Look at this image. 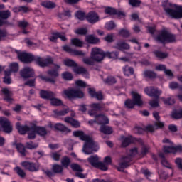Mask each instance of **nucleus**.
<instances>
[{"instance_id":"6ab92c4d","label":"nucleus","mask_w":182,"mask_h":182,"mask_svg":"<svg viewBox=\"0 0 182 182\" xmlns=\"http://www.w3.org/2000/svg\"><path fill=\"white\" fill-rule=\"evenodd\" d=\"M86 19L90 23H96L99 22V15L95 11H91L86 16Z\"/></svg>"},{"instance_id":"c756f323","label":"nucleus","mask_w":182,"mask_h":182,"mask_svg":"<svg viewBox=\"0 0 182 182\" xmlns=\"http://www.w3.org/2000/svg\"><path fill=\"white\" fill-rule=\"evenodd\" d=\"M100 131L104 134H112V133H113V129L106 125H101Z\"/></svg>"},{"instance_id":"f704fd0d","label":"nucleus","mask_w":182,"mask_h":182,"mask_svg":"<svg viewBox=\"0 0 182 182\" xmlns=\"http://www.w3.org/2000/svg\"><path fill=\"white\" fill-rule=\"evenodd\" d=\"M60 163H61V166L63 167L68 168V167H69V166H70V163H71L70 158L65 156L61 159Z\"/></svg>"},{"instance_id":"c03bdc74","label":"nucleus","mask_w":182,"mask_h":182,"mask_svg":"<svg viewBox=\"0 0 182 182\" xmlns=\"http://www.w3.org/2000/svg\"><path fill=\"white\" fill-rule=\"evenodd\" d=\"M0 18L4 21L11 18V11L9 10L0 11Z\"/></svg>"},{"instance_id":"bb28decb","label":"nucleus","mask_w":182,"mask_h":182,"mask_svg":"<svg viewBox=\"0 0 182 182\" xmlns=\"http://www.w3.org/2000/svg\"><path fill=\"white\" fill-rule=\"evenodd\" d=\"M85 41L87 43H90L91 45H97V43H100V39L95 35H88L85 37Z\"/></svg>"},{"instance_id":"cd10ccee","label":"nucleus","mask_w":182,"mask_h":182,"mask_svg":"<svg viewBox=\"0 0 182 182\" xmlns=\"http://www.w3.org/2000/svg\"><path fill=\"white\" fill-rule=\"evenodd\" d=\"M122 147H127L129 144H131V143H134V141H136V138L132 137V136H129L128 137L122 136Z\"/></svg>"},{"instance_id":"49530a36","label":"nucleus","mask_w":182,"mask_h":182,"mask_svg":"<svg viewBox=\"0 0 182 182\" xmlns=\"http://www.w3.org/2000/svg\"><path fill=\"white\" fill-rule=\"evenodd\" d=\"M74 72H75V73H77L78 75H87V70H86L85 67H78L77 68H75Z\"/></svg>"},{"instance_id":"a211bd4d","label":"nucleus","mask_w":182,"mask_h":182,"mask_svg":"<svg viewBox=\"0 0 182 182\" xmlns=\"http://www.w3.org/2000/svg\"><path fill=\"white\" fill-rule=\"evenodd\" d=\"M91 109L88 111V114L90 116H95L96 114V112L99 110H103V106L100 103H93L90 105Z\"/></svg>"},{"instance_id":"c85d7f7f","label":"nucleus","mask_w":182,"mask_h":182,"mask_svg":"<svg viewBox=\"0 0 182 182\" xmlns=\"http://www.w3.org/2000/svg\"><path fill=\"white\" fill-rule=\"evenodd\" d=\"M14 146H16V149L17 151L22 156V157H25L26 156V149H25V146L21 143H14Z\"/></svg>"},{"instance_id":"b1692460","label":"nucleus","mask_w":182,"mask_h":182,"mask_svg":"<svg viewBox=\"0 0 182 182\" xmlns=\"http://www.w3.org/2000/svg\"><path fill=\"white\" fill-rule=\"evenodd\" d=\"M154 126L156 127V128H154L153 125H149L145 128V130H146V132H150L151 133H153L154 130H157V129H162V127H164V123L160 122V120L156 121L154 123Z\"/></svg>"},{"instance_id":"ddd939ff","label":"nucleus","mask_w":182,"mask_h":182,"mask_svg":"<svg viewBox=\"0 0 182 182\" xmlns=\"http://www.w3.org/2000/svg\"><path fill=\"white\" fill-rule=\"evenodd\" d=\"M144 92L148 96L156 97V99H159L160 95H161V90H159V89L154 88V87H146L144 89Z\"/></svg>"},{"instance_id":"6e6552de","label":"nucleus","mask_w":182,"mask_h":182,"mask_svg":"<svg viewBox=\"0 0 182 182\" xmlns=\"http://www.w3.org/2000/svg\"><path fill=\"white\" fill-rule=\"evenodd\" d=\"M166 14L169 16H171L173 19H181L182 18V6L176 7V9H172L170 8H164Z\"/></svg>"},{"instance_id":"6e6d98bb","label":"nucleus","mask_w":182,"mask_h":182,"mask_svg":"<svg viewBox=\"0 0 182 182\" xmlns=\"http://www.w3.org/2000/svg\"><path fill=\"white\" fill-rule=\"evenodd\" d=\"M119 35L123 38H129V36H130V32H129L127 29H122L119 31Z\"/></svg>"},{"instance_id":"4be33fe9","label":"nucleus","mask_w":182,"mask_h":182,"mask_svg":"<svg viewBox=\"0 0 182 182\" xmlns=\"http://www.w3.org/2000/svg\"><path fill=\"white\" fill-rule=\"evenodd\" d=\"M40 96L42 99L50 100L52 97H56V94L52 91H45L43 90H41L40 91Z\"/></svg>"},{"instance_id":"0eeeda50","label":"nucleus","mask_w":182,"mask_h":182,"mask_svg":"<svg viewBox=\"0 0 182 182\" xmlns=\"http://www.w3.org/2000/svg\"><path fill=\"white\" fill-rule=\"evenodd\" d=\"M63 93L68 97V99H82L85 96V93L79 89L64 90Z\"/></svg>"},{"instance_id":"603ef678","label":"nucleus","mask_w":182,"mask_h":182,"mask_svg":"<svg viewBox=\"0 0 182 182\" xmlns=\"http://www.w3.org/2000/svg\"><path fill=\"white\" fill-rule=\"evenodd\" d=\"M164 153L167 154L168 153H176V149L174 146H164Z\"/></svg>"},{"instance_id":"393cba45","label":"nucleus","mask_w":182,"mask_h":182,"mask_svg":"<svg viewBox=\"0 0 182 182\" xmlns=\"http://www.w3.org/2000/svg\"><path fill=\"white\" fill-rule=\"evenodd\" d=\"M1 93L4 95V100H6V102H13L14 99H12V91L9 90L8 88H3L1 90Z\"/></svg>"},{"instance_id":"f8f14e48","label":"nucleus","mask_w":182,"mask_h":182,"mask_svg":"<svg viewBox=\"0 0 182 182\" xmlns=\"http://www.w3.org/2000/svg\"><path fill=\"white\" fill-rule=\"evenodd\" d=\"M97 50H98L99 56L101 57V62L105 59V58H108L109 59H117V56H119V53L116 52H104L99 48H97Z\"/></svg>"},{"instance_id":"680f3d73","label":"nucleus","mask_w":182,"mask_h":182,"mask_svg":"<svg viewBox=\"0 0 182 182\" xmlns=\"http://www.w3.org/2000/svg\"><path fill=\"white\" fill-rule=\"evenodd\" d=\"M146 132V129L140 127H136L134 128V132L136 133V134H143Z\"/></svg>"},{"instance_id":"4468645a","label":"nucleus","mask_w":182,"mask_h":182,"mask_svg":"<svg viewBox=\"0 0 182 182\" xmlns=\"http://www.w3.org/2000/svg\"><path fill=\"white\" fill-rule=\"evenodd\" d=\"M70 167L73 171H76L75 177H78L79 178H86V175L82 173L84 170L80 165L77 164H72Z\"/></svg>"},{"instance_id":"4c0bfd02","label":"nucleus","mask_w":182,"mask_h":182,"mask_svg":"<svg viewBox=\"0 0 182 182\" xmlns=\"http://www.w3.org/2000/svg\"><path fill=\"white\" fill-rule=\"evenodd\" d=\"M71 44L76 48H82L85 43L80 41L79 38H73L71 39Z\"/></svg>"},{"instance_id":"aec40b11","label":"nucleus","mask_w":182,"mask_h":182,"mask_svg":"<svg viewBox=\"0 0 182 182\" xmlns=\"http://www.w3.org/2000/svg\"><path fill=\"white\" fill-rule=\"evenodd\" d=\"M95 120L97 124H100L101 126L109 124V118L105 114L95 115Z\"/></svg>"},{"instance_id":"de8ad7c7","label":"nucleus","mask_w":182,"mask_h":182,"mask_svg":"<svg viewBox=\"0 0 182 182\" xmlns=\"http://www.w3.org/2000/svg\"><path fill=\"white\" fill-rule=\"evenodd\" d=\"M124 105L127 107V109H134V106H136L134 102L130 99H128L124 102Z\"/></svg>"},{"instance_id":"f3484780","label":"nucleus","mask_w":182,"mask_h":182,"mask_svg":"<svg viewBox=\"0 0 182 182\" xmlns=\"http://www.w3.org/2000/svg\"><path fill=\"white\" fill-rule=\"evenodd\" d=\"M31 129L35 130L36 133L42 137H45L48 134V130L43 127H38L35 124H31Z\"/></svg>"},{"instance_id":"72a5a7b5","label":"nucleus","mask_w":182,"mask_h":182,"mask_svg":"<svg viewBox=\"0 0 182 182\" xmlns=\"http://www.w3.org/2000/svg\"><path fill=\"white\" fill-rule=\"evenodd\" d=\"M52 171L54 172V174H62L63 173V166L55 164L53 165Z\"/></svg>"},{"instance_id":"a878e982","label":"nucleus","mask_w":182,"mask_h":182,"mask_svg":"<svg viewBox=\"0 0 182 182\" xmlns=\"http://www.w3.org/2000/svg\"><path fill=\"white\" fill-rule=\"evenodd\" d=\"M54 129H55V130H58V132H62V133H70L72 132V130L70 129H69L68 127L65 126L62 123H57L54 125Z\"/></svg>"},{"instance_id":"423d86ee","label":"nucleus","mask_w":182,"mask_h":182,"mask_svg":"<svg viewBox=\"0 0 182 182\" xmlns=\"http://www.w3.org/2000/svg\"><path fill=\"white\" fill-rule=\"evenodd\" d=\"M88 163L91 164L95 168H99L103 171H107V166L105 163L99 161V156L97 155H92L87 159Z\"/></svg>"},{"instance_id":"69168bd1","label":"nucleus","mask_w":182,"mask_h":182,"mask_svg":"<svg viewBox=\"0 0 182 182\" xmlns=\"http://www.w3.org/2000/svg\"><path fill=\"white\" fill-rule=\"evenodd\" d=\"M181 87V86H180V85L176 82H171L169 84V87H170V89H172V90H174V89H179L180 90Z\"/></svg>"},{"instance_id":"58836bf2","label":"nucleus","mask_w":182,"mask_h":182,"mask_svg":"<svg viewBox=\"0 0 182 182\" xmlns=\"http://www.w3.org/2000/svg\"><path fill=\"white\" fill-rule=\"evenodd\" d=\"M14 171H16V174L21 177V178H25L26 177V173L22 168L19 166H16L14 168Z\"/></svg>"},{"instance_id":"09e8293b","label":"nucleus","mask_w":182,"mask_h":182,"mask_svg":"<svg viewBox=\"0 0 182 182\" xmlns=\"http://www.w3.org/2000/svg\"><path fill=\"white\" fill-rule=\"evenodd\" d=\"M75 16L80 21H85V18H86V14L85 12L81 11H78L76 12Z\"/></svg>"},{"instance_id":"5fc2aeb1","label":"nucleus","mask_w":182,"mask_h":182,"mask_svg":"<svg viewBox=\"0 0 182 182\" xmlns=\"http://www.w3.org/2000/svg\"><path fill=\"white\" fill-rule=\"evenodd\" d=\"M129 4L131 5V6H133L134 8H137L141 4V1L140 0H129Z\"/></svg>"},{"instance_id":"37998d69","label":"nucleus","mask_w":182,"mask_h":182,"mask_svg":"<svg viewBox=\"0 0 182 182\" xmlns=\"http://www.w3.org/2000/svg\"><path fill=\"white\" fill-rule=\"evenodd\" d=\"M144 75L145 77H148L149 79H156V77H157V74H156L154 71L151 70L144 71Z\"/></svg>"},{"instance_id":"8fccbe9b","label":"nucleus","mask_w":182,"mask_h":182,"mask_svg":"<svg viewBox=\"0 0 182 182\" xmlns=\"http://www.w3.org/2000/svg\"><path fill=\"white\" fill-rule=\"evenodd\" d=\"M11 72H18L19 70V64L18 63H12L10 64Z\"/></svg>"},{"instance_id":"473e14b6","label":"nucleus","mask_w":182,"mask_h":182,"mask_svg":"<svg viewBox=\"0 0 182 182\" xmlns=\"http://www.w3.org/2000/svg\"><path fill=\"white\" fill-rule=\"evenodd\" d=\"M50 105L52 106H63V102L59 98L52 97L50 99Z\"/></svg>"},{"instance_id":"1a4fd4ad","label":"nucleus","mask_w":182,"mask_h":182,"mask_svg":"<svg viewBox=\"0 0 182 182\" xmlns=\"http://www.w3.org/2000/svg\"><path fill=\"white\" fill-rule=\"evenodd\" d=\"M47 75L48 76H50L51 77H48L46 76L43 75H39L38 77L41 79L42 80H44V82H48V83H52L53 85H55V79L59 76V73L58 72V70H48L47 71Z\"/></svg>"},{"instance_id":"9b49d317","label":"nucleus","mask_w":182,"mask_h":182,"mask_svg":"<svg viewBox=\"0 0 182 182\" xmlns=\"http://www.w3.org/2000/svg\"><path fill=\"white\" fill-rule=\"evenodd\" d=\"M21 166H22L25 170H28L32 173L39 170V163L38 162L23 161L21 163Z\"/></svg>"},{"instance_id":"a18cd8bd","label":"nucleus","mask_w":182,"mask_h":182,"mask_svg":"<svg viewBox=\"0 0 182 182\" xmlns=\"http://www.w3.org/2000/svg\"><path fill=\"white\" fill-rule=\"evenodd\" d=\"M154 54L156 58H159V59H166L168 56V54L167 53H163L161 51H154Z\"/></svg>"},{"instance_id":"7c9ffc66","label":"nucleus","mask_w":182,"mask_h":182,"mask_svg":"<svg viewBox=\"0 0 182 182\" xmlns=\"http://www.w3.org/2000/svg\"><path fill=\"white\" fill-rule=\"evenodd\" d=\"M116 48L117 49H119V50H129L130 49V46L123 41H119L116 44Z\"/></svg>"},{"instance_id":"ea45409f","label":"nucleus","mask_w":182,"mask_h":182,"mask_svg":"<svg viewBox=\"0 0 182 182\" xmlns=\"http://www.w3.org/2000/svg\"><path fill=\"white\" fill-rule=\"evenodd\" d=\"M41 5L44 6V8H47V9H52L56 6V4L50 1H43Z\"/></svg>"},{"instance_id":"338daca9","label":"nucleus","mask_w":182,"mask_h":182,"mask_svg":"<svg viewBox=\"0 0 182 182\" xmlns=\"http://www.w3.org/2000/svg\"><path fill=\"white\" fill-rule=\"evenodd\" d=\"M116 82V78H114V77H108L106 79V83H107L108 85H114Z\"/></svg>"},{"instance_id":"052dcab7","label":"nucleus","mask_w":182,"mask_h":182,"mask_svg":"<svg viewBox=\"0 0 182 182\" xmlns=\"http://www.w3.org/2000/svg\"><path fill=\"white\" fill-rule=\"evenodd\" d=\"M73 55H75V56H82V58H85L86 56V53L82 50H74L73 51Z\"/></svg>"},{"instance_id":"f257e3e1","label":"nucleus","mask_w":182,"mask_h":182,"mask_svg":"<svg viewBox=\"0 0 182 182\" xmlns=\"http://www.w3.org/2000/svg\"><path fill=\"white\" fill-rule=\"evenodd\" d=\"M18 58L23 63H31V62L34 61L40 68H49L50 65H53L54 62L53 58L50 56L42 58L26 53H18Z\"/></svg>"},{"instance_id":"f03ea898","label":"nucleus","mask_w":182,"mask_h":182,"mask_svg":"<svg viewBox=\"0 0 182 182\" xmlns=\"http://www.w3.org/2000/svg\"><path fill=\"white\" fill-rule=\"evenodd\" d=\"M75 137H79L80 140L85 141L82 151L85 154H93L99 150V145L90 136L85 134L83 131H75L73 133Z\"/></svg>"},{"instance_id":"13d9d810","label":"nucleus","mask_w":182,"mask_h":182,"mask_svg":"<svg viewBox=\"0 0 182 182\" xmlns=\"http://www.w3.org/2000/svg\"><path fill=\"white\" fill-rule=\"evenodd\" d=\"M39 146L38 144H33V141L26 143V147L29 149L30 150H33V149H36Z\"/></svg>"},{"instance_id":"e433bc0d","label":"nucleus","mask_w":182,"mask_h":182,"mask_svg":"<svg viewBox=\"0 0 182 182\" xmlns=\"http://www.w3.org/2000/svg\"><path fill=\"white\" fill-rule=\"evenodd\" d=\"M161 100L164 102V105H167L168 106H172L176 103V100H174V97H169L168 98L162 97Z\"/></svg>"},{"instance_id":"9d476101","label":"nucleus","mask_w":182,"mask_h":182,"mask_svg":"<svg viewBox=\"0 0 182 182\" xmlns=\"http://www.w3.org/2000/svg\"><path fill=\"white\" fill-rule=\"evenodd\" d=\"M0 126H1L3 132L8 134H9V133H12V130H14V125H12L11 121L5 117H0Z\"/></svg>"},{"instance_id":"7ed1b4c3","label":"nucleus","mask_w":182,"mask_h":182,"mask_svg":"<svg viewBox=\"0 0 182 182\" xmlns=\"http://www.w3.org/2000/svg\"><path fill=\"white\" fill-rule=\"evenodd\" d=\"M97 48H92L91 49L90 58H83L82 62L85 65H89V66L95 65V62H101L102 57L99 55Z\"/></svg>"},{"instance_id":"20e7f679","label":"nucleus","mask_w":182,"mask_h":182,"mask_svg":"<svg viewBox=\"0 0 182 182\" xmlns=\"http://www.w3.org/2000/svg\"><path fill=\"white\" fill-rule=\"evenodd\" d=\"M156 39L157 41L161 42V43H173V42H176V36L166 30H164L157 36Z\"/></svg>"},{"instance_id":"bf43d9fd","label":"nucleus","mask_w":182,"mask_h":182,"mask_svg":"<svg viewBox=\"0 0 182 182\" xmlns=\"http://www.w3.org/2000/svg\"><path fill=\"white\" fill-rule=\"evenodd\" d=\"M62 155H60V154H59L58 152H53L51 154V158L53 159V160H54L55 161H59V160H60V157Z\"/></svg>"},{"instance_id":"c9c22d12","label":"nucleus","mask_w":182,"mask_h":182,"mask_svg":"<svg viewBox=\"0 0 182 182\" xmlns=\"http://www.w3.org/2000/svg\"><path fill=\"white\" fill-rule=\"evenodd\" d=\"M123 72L125 76H130V75L134 74V69L129 65H125L123 68Z\"/></svg>"},{"instance_id":"864d4df0","label":"nucleus","mask_w":182,"mask_h":182,"mask_svg":"<svg viewBox=\"0 0 182 182\" xmlns=\"http://www.w3.org/2000/svg\"><path fill=\"white\" fill-rule=\"evenodd\" d=\"M63 79L65 80H72L73 79V76L72 75V73L69 72H65L62 74Z\"/></svg>"},{"instance_id":"2f4dec72","label":"nucleus","mask_w":182,"mask_h":182,"mask_svg":"<svg viewBox=\"0 0 182 182\" xmlns=\"http://www.w3.org/2000/svg\"><path fill=\"white\" fill-rule=\"evenodd\" d=\"M172 119H175V120H179V119H182V109H175L171 113Z\"/></svg>"},{"instance_id":"a19ab883","label":"nucleus","mask_w":182,"mask_h":182,"mask_svg":"<svg viewBox=\"0 0 182 182\" xmlns=\"http://www.w3.org/2000/svg\"><path fill=\"white\" fill-rule=\"evenodd\" d=\"M64 65L69 68H76V66H77V63H76V62L69 58L64 60Z\"/></svg>"},{"instance_id":"4d7b16f0","label":"nucleus","mask_w":182,"mask_h":182,"mask_svg":"<svg viewBox=\"0 0 182 182\" xmlns=\"http://www.w3.org/2000/svg\"><path fill=\"white\" fill-rule=\"evenodd\" d=\"M149 150H150V147H149V146L144 145L141 149V156H146V154H147V153H149Z\"/></svg>"},{"instance_id":"774afa93","label":"nucleus","mask_w":182,"mask_h":182,"mask_svg":"<svg viewBox=\"0 0 182 182\" xmlns=\"http://www.w3.org/2000/svg\"><path fill=\"white\" fill-rule=\"evenodd\" d=\"M75 33H77V35H86L87 33V29L79 28L75 31Z\"/></svg>"},{"instance_id":"dca6fc26","label":"nucleus","mask_w":182,"mask_h":182,"mask_svg":"<svg viewBox=\"0 0 182 182\" xmlns=\"http://www.w3.org/2000/svg\"><path fill=\"white\" fill-rule=\"evenodd\" d=\"M16 129H17L20 134H26V133L32 130V123L30 124V126H28V125H21V122H17L16 124Z\"/></svg>"},{"instance_id":"39448f33","label":"nucleus","mask_w":182,"mask_h":182,"mask_svg":"<svg viewBox=\"0 0 182 182\" xmlns=\"http://www.w3.org/2000/svg\"><path fill=\"white\" fill-rule=\"evenodd\" d=\"M139 153L137 148H133L129 150V156H125L122 159V161L119 163V168H118L119 171H120V168H127L129 166H130V161H132V157L136 156Z\"/></svg>"},{"instance_id":"412c9836","label":"nucleus","mask_w":182,"mask_h":182,"mask_svg":"<svg viewBox=\"0 0 182 182\" xmlns=\"http://www.w3.org/2000/svg\"><path fill=\"white\" fill-rule=\"evenodd\" d=\"M131 94L132 95V102H134L135 105L143 106V100H141V96H140L136 91H132Z\"/></svg>"},{"instance_id":"0e129e2a","label":"nucleus","mask_w":182,"mask_h":182,"mask_svg":"<svg viewBox=\"0 0 182 182\" xmlns=\"http://www.w3.org/2000/svg\"><path fill=\"white\" fill-rule=\"evenodd\" d=\"M158 173L159 174L160 178H163L164 180H166V178H168V173H166L163 170L159 171Z\"/></svg>"},{"instance_id":"e2e57ef3","label":"nucleus","mask_w":182,"mask_h":182,"mask_svg":"<svg viewBox=\"0 0 182 182\" xmlns=\"http://www.w3.org/2000/svg\"><path fill=\"white\" fill-rule=\"evenodd\" d=\"M105 11L108 15H116V9L112 7L107 8Z\"/></svg>"},{"instance_id":"79ce46f5","label":"nucleus","mask_w":182,"mask_h":182,"mask_svg":"<svg viewBox=\"0 0 182 182\" xmlns=\"http://www.w3.org/2000/svg\"><path fill=\"white\" fill-rule=\"evenodd\" d=\"M161 163L164 167H166V168H169L170 170H171L173 174L174 169L173 168V166L171 165V164H170V162H168L167 159H161Z\"/></svg>"},{"instance_id":"2eb2a0df","label":"nucleus","mask_w":182,"mask_h":182,"mask_svg":"<svg viewBox=\"0 0 182 182\" xmlns=\"http://www.w3.org/2000/svg\"><path fill=\"white\" fill-rule=\"evenodd\" d=\"M20 75L23 79H29V77H33L35 71L30 67H26L20 71Z\"/></svg>"},{"instance_id":"5701e85b","label":"nucleus","mask_w":182,"mask_h":182,"mask_svg":"<svg viewBox=\"0 0 182 182\" xmlns=\"http://www.w3.org/2000/svg\"><path fill=\"white\" fill-rule=\"evenodd\" d=\"M64 122L65 123H68V124H70V126H72V127H74L75 129H79V127H80V122L70 117H65Z\"/></svg>"},{"instance_id":"3c124183","label":"nucleus","mask_w":182,"mask_h":182,"mask_svg":"<svg viewBox=\"0 0 182 182\" xmlns=\"http://www.w3.org/2000/svg\"><path fill=\"white\" fill-rule=\"evenodd\" d=\"M36 138V131L34 129H30L28 132V139L33 140Z\"/></svg>"}]
</instances>
